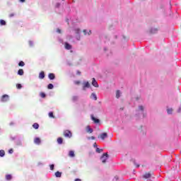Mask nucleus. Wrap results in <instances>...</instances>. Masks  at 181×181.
I'll return each mask as SVG.
<instances>
[{
	"instance_id": "f257e3e1",
	"label": "nucleus",
	"mask_w": 181,
	"mask_h": 181,
	"mask_svg": "<svg viewBox=\"0 0 181 181\" xmlns=\"http://www.w3.org/2000/svg\"><path fill=\"white\" fill-rule=\"evenodd\" d=\"M144 111H145V105H139L136 110L135 117L136 118H141V116H142V118H146V114Z\"/></svg>"
},
{
	"instance_id": "f03ea898",
	"label": "nucleus",
	"mask_w": 181,
	"mask_h": 181,
	"mask_svg": "<svg viewBox=\"0 0 181 181\" xmlns=\"http://www.w3.org/2000/svg\"><path fill=\"white\" fill-rule=\"evenodd\" d=\"M69 33L71 35H75V37L76 39V40H80L81 37H80V33L81 32V30H80V28L78 27H69L68 29Z\"/></svg>"
},
{
	"instance_id": "7ed1b4c3",
	"label": "nucleus",
	"mask_w": 181,
	"mask_h": 181,
	"mask_svg": "<svg viewBox=\"0 0 181 181\" xmlns=\"http://www.w3.org/2000/svg\"><path fill=\"white\" fill-rule=\"evenodd\" d=\"M91 87V85L90 84V82L87 81H83L82 82V90L83 91H86L87 88H90Z\"/></svg>"
},
{
	"instance_id": "20e7f679",
	"label": "nucleus",
	"mask_w": 181,
	"mask_h": 181,
	"mask_svg": "<svg viewBox=\"0 0 181 181\" xmlns=\"http://www.w3.org/2000/svg\"><path fill=\"white\" fill-rule=\"evenodd\" d=\"M64 136H65V138H71V136H73V134H71V131L65 130L64 131Z\"/></svg>"
},
{
	"instance_id": "39448f33",
	"label": "nucleus",
	"mask_w": 181,
	"mask_h": 181,
	"mask_svg": "<svg viewBox=\"0 0 181 181\" xmlns=\"http://www.w3.org/2000/svg\"><path fill=\"white\" fill-rule=\"evenodd\" d=\"M108 159V153H105L100 158V160L103 163H106L107 160Z\"/></svg>"
},
{
	"instance_id": "423d86ee",
	"label": "nucleus",
	"mask_w": 181,
	"mask_h": 181,
	"mask_svg": "<svg viewBox=\"0 0 181 181\" xmlns=\"http://www.w3.org/2000/svg\"><path fill=\"white\" fill-rule=\"evenodd\" d=\"M9 100V96L8 95H3L1 98V103H7Z\"/></svg>"
},
{
	"instance_id": "0eeeda50",
	"label": "nucleus",
	"mask_w": 181,
	"mask_h": 181,
	"mask_svg": "<svg viewBox=\"0 0 181 181\" xmlns=\"http://www.w3.org/2000/svg\"><path fill=\"white\" fill-rule=\"evenodd\" d=\"M98 138H100V139H102V141H104L105 139H106V138H108V134L107 133H102Z\"/></svg>"
},
{
	"instance_id": "6e6552de",
	"label": "nucleus",
	"mask_w": 181,
	"mask_h": 181,
	"mask_svg": "<svg viewBox=\"0 0 181 181\" xmlns=\"http://www.w3.org/2000/svg\"><path fill=\"white\" fill-rule=\"evenodd\" d=\"M90 118L95 124H100V119L95 118L94 115H91Z\"/></svg>"
},
{
	"instance_id": "1a4fd4ad",
	"label": "nucleus",
	"mask_w": 181,
	"mask_h": 181,
	"mask_svg": "<svg viewBox=\"0 0 181 181\" xmlns=\"http://www.w3.org/2000/svg\"><path fill=\"white\" fill-rule=\"evenodd\" d=\"M166 111L168 115H172V114H173L174 110L173 107H167Z\"/></svg>"
},
{
	"instance_id": "9d476101",
	"label": "nucleus",
	"mask_w": 181,
	"mask_h": 181,
	"mask_svg": "<svg viewBox=\"0 0 181 181\" xmlns=\"http://www.w3.org/2000/svg\"><path fill=\"white\" fill-rule=\"evenodd\" d=\"M64 47L66 50H71V45L69 44L68 42H65Z\"/></svg>"
},
{
	"instance_id": "9b49d317",
	"label": "nucleus",
	"mask_w": 181,
	"mask_h": 181,
	"mask_svg": "<svg viewBox=\"0 0 181 181\" xmlns=\"http://www.w3.org/2000/svg\"><path fill=\"white\" fill-rule=\"evenodd\" d=\"M42 141L40 140V139L39 137H36L34 139V144H35L36 145H40Z\"/></svg>"
},
{
	"instance_id": "f8f14e48",
	"label": "nucleus",
	"mask_w": 181,
	"mask_h": 181,
	"mask_svg": "<svg viewBox=\"0 0 181 181\" xmlns=\"http://www.w3.org/2000/svg\"><path fill=\"white\" fill-rule=\"evenodd\" d=\"M86 132H88V134H93V129H91V127L90 126H87L86 127Z\"/></svg>"
},
{
	"instance_id": "ddd939ff",
	"label": "nucleus",
	"mask_w": 181,
	"mask_h": 181,
	"mask_svg": "<svg viewBox=\"0 0 181 181\" xmlns=\"http://www.w3.org/2000/svg\"><path fill=\"white\" fill-rule=\"evenodd\" d=\"M92 86H93V87H96L98 88V83H97V81H95V78H93L92 81Z\"/></svg>"
},
{
	"instance_id": "4468645a",
	"label": "nucleus",
	"mask_w": 181,
	"mask_h": 181,
	"mask_svg": "<svg viewBox=\"0 0 181 181\" xmlns=\"http://www.w3.org/2000/svg\"><path fill=\"white\" fill-rule=\"evenodd\" d=\"M90 98L91 100H94L95 101H97V95L95 93H91Z\"/></svg>"
},
{
	"instance_id": "2eb2a0df",
	"label": "nucleus",
	"mask_w": 181,
	"mask_h": 181,
	"mask_svg": "<svg viewBox=\"0 0 181 181\" xmlns=\"http://www.w3.org/2000/svg\"><path fill=\"white\" fill-rule=\"evenodd\" d=\"M151 176H152V174L151 173H146L144 175V179H149V177H151Z\"/></svg>"
},
{
	"instance_id": "dca6fc26",
	"label": "nucleus",
	"mask_w": 181,
	"mask_h": 181,
	"mask_svg": "<svg viewBox=\"0 0 181 181\" xmlns=\"http://www.w3.org/2000/svg\"><path fill=\"white\" fill-rule=\"evenodd\" d=\"M122 95V93H121V90L116 91V98H119V97H121Z\"/></svg>"
},
{
	"instance_id": "f3484780",
	"label": "nucleus",
	"mask_w": 181,
	"mask_h": 181,
	"mask_svg": "<svg viewBox=\"0 0 181 181\" xmlns=\"http://www.w3.org/2000/svg\"><path fill=\"white\" fill-rule=\"evenodd\" d=\"M39 78H40L41 80H43V78H45V72L41 71L39 74Z\"/></svg>"
},
{
	"instance_id": "a211bd4d",
	"label": "nucleus",
	"mask_w": 181,
	"mask_h": 181,
	"mask_svg": "<svg viewBox=\"0 0 181 181\" xmlns=\"http://www.w3.org/2000/svg\"><path fill=\"white\" fill-rule=\"evenodd\" d=\"M48 77L49 80H54L56 76H54V74H49Z\"/></svg>"
},
{
	"instance_id": "6ab92c4d",
	"label": "nucleus",
	"mask_w": 181,
	"mask_h": 181,
	"mask_svg": "<svg viewBox=\"0 0 181 181\" xmlns=\"http://www.w3.org/2000/svg\"><path fill=\"white\" fill-rule=\"evenodd\" d=\"M69 156H70V158H74L76 156V154H74V151H70L69 153Z\"/></svg>"
},
{
	"instance_id": "aec40b11",
	"label": "nucleus",
	"mask_w": 181,
	"mask_h": 181,
	"mask_svg": "<svg viewBox=\"0 0 181 181\" xmlns=\"http://www.w3.org/2000/svg\"><path fill=\"white\" fill-rule=\"evenodd\" d=\"M156 32H158V28H153L150 29V33H156Z\"/></svg>"
},
{
	"instance_id": "412c9836",
	"label": "nucleus",
	"mask_w": 181,
	"mask_h": 181,
	"mask_svg": "<svg viewBox=\"0 0 181 181\" xmlns=\"http://www.w3.org/2000/svg\"><path fill=\"white\" fill-rule=\"evenodd\" d=\"M83 33L85 35H88L90 36V35H91V30L87 31V30H83Z\"/></svg>"
},
{
	"instance_id": "4be33fe9",
	"label": "nucleus",
	"mask_w": 181,
	"mask_h": 181,
	"mask_svg": "<svg viewBox=\"0 0 181 181\" xmlns=\"http://www.w3.org/2000/svg\"><path fill=\"white\" fill-rule=\"evenodd\" d=\"M6 180H12V175H6Z\"/></svg>"
},
{
	"instance_id": "5701e85b",
	"label": "nucleus",
	"mask_w": 181,
	"mask_h": 181,
	"mask_svg": "<svg viewBox=\"0 0 181 181\" xmlns=\"http://www.w3.org/2000/svg\"><path fill=\"white\" fill-rule=\"evenodd\" d=\"M0 25L1 26H5L6 25V21L4 20H0Z\"/></svg>"
},
{
	"instance_id": "b1692460",
	"label": "nucleus",
	"mask_w": 181,
	"mask_h": 181,
	"mask_svg": "<svg viewBox=\"0 0 181 181\" xmlns=\"http://www.w3.org/2000/svg\"><path fill=\"white\" fill-rule=\"evenodd\" d=\"M57 143L59 144V145H62V144H63V139L61 138V137H59L57 139Z\"/></svg>"
},
{
	"instance_id": "393cba45",
	"label": "nucleus",
	"mask_w": 181,
	"mask_h": 181,
	"mask_svg": "<svg viewBox=\"0 0 181 181\" xmlns=\"http://www.w3.org/2000/svg\"><path fill=\"white\" fill-rule=\"evenodd\" d=\"M95 152H96L97 153H101V152H103V148H98V147H96V148H95Z\"/></svg>"
},
{
	"instance_id": "a878e982",
	"label": "nucleus",
	"mask_w": 181,
	"mask_h": 181,
	"mask_svg": "<svg viewBox=\"0 0 181 181\" xmlns=\"http://www.w3.org/2000/svg\"><path fill=\"white\" fill-rule=\"evenodd\" d=\"M18 76H23V74H24L23 69H19L18 71Z\"/></svg>"
},
{
	"instance_id": "bb28decb",
	"label": "nucleus",
	"mask_w": 181,
	"mask_h": 181,
	"mask_svg": "<svg viewBox=\"0 0 181 181\" xmlns=\"http://www.w3.org/2000/svg\"><path fill=\"white\" fill-rule=\"evenodd\" d=\"M33 128H34L35 129H39V124H37V123L33 124Z\"/></svg>"
},
{
	"instance_id": "cd10ccee",
	"label": "nucleus",
	"mask_w": 181,
	"mask_h": 181,
	"mask_svg": "<svg viewBox=\"0 0 181 181\" xmlns=\"http://www.w3.org/2000/svg\"><path fill=\"white\" fill-rule=\"evenodd\" d=\"M0 156L1 158H4L5 156V151L0 150Z\"/></svg>"
},
{
	"instance_id": "c85d7f7f",
	"label": "nucleus",
	"mask_w": 181,
	"mask_h": 181,
	"mask_svg": "<svg viewBox=\"0 0 181 181\" xmlns=\"http://www.w3.org/2000/svg\"><path fill=\"white\" fill-rule=\"evenodd\" d=\"M56 177H62V173L57 171L55 173Z\"/></svg>"
},
{
	"instance_id": "c756f323",
	"label": "nucleus",
	"mask_w": 181,
	"mask_h": 181,
	"mask_svg": "<svg viewBox=\"0 0 181 181\" xmlns=\"http://www.w3.org/2000/svg\"><path fill=\"white\" fill-rule=\"evenodd\" d=\"M28 44H29L30 47H33V46L35 45V43L32 40L28 41Z\"/></svg>"
},
{
	"instance_id": "7c9ffc66",
	"label": "nucleus",
	"mask_w": 181,
	"mask_h": 181,
	"mask_svg": "<svg viewBox=\"0 0 181 181\" xmlns=\"http://www.w3.org/2000/svg\"><path fill=\"white\" fill-rule=\"evenodd\" d=\"M54 87V86L53 84H52V83H49V84L48 85V86H47V88H48L49 90H53Z\"/></svg>"
},
{
	"instance_id": "2f4dec72",
	"label": "nucleus",
	"mask_w": 181,
	"mask_h": 181,
	"mask_svg": "<svg viewBox=\"0 0 181 181\" xmlns=\"http://www.w3.org/2000/svg\"><path fill=\"white\" fill-rule=\"evenodd\" d=\"M16 145L17 146H22V141L21 140L17 141Z\"/></svg>"
},
{
	"instance_id": "473e14b6",
	"label": "nucleus",
	"mask_w": 181,
	"mask_h": 181,
	"mask_svg": "<svg viewBox=\"0 0 181 181\" xmlns=\"http://www.w3.org/2000/svg\"><path fill=\"white\" fill-rule=\"evenodd\" d=\"M18 66H20L21 67H23V66H25V62H23V61H21L18 63Z\"/></svg>"
},
{
	"instance_id": "72a5a7b5",
	"label": "nucleus",
	"mask_w": 181,
	"mask_h": 181,
	"mask_svg": "<svg viewBox=\"0 0 181 181\" xmlns=\"http://www.w3.org/2000/svg\"><path fill=\"white\" fill-rule=\"evenodd\" d=\"M62 4L59 3V2H57L55 4H54V8H60V6Z\"/></svg>"
},
{
	"instance_id": "f704fd0d",
	"label": "nucleus",
	"mask_w": 181,
	"mask_h": 181,
	"mask_svg": "<svg viewBox=\"0 0 181 181\" xmlns=\"http://www.w3.org/2000/svg\"><path fill=\"white\" fill-rule=\"evenodd\" d=\"M49 118H54V115H53V112H49Z\"/></svg>"
},
{
	"instance_id": "c9c22d12",
	"label": "nucleus",
	"mask_w": 181,
	"mask_h": 181,
	"mask_svg": "<svg viewBox=\"0 0 181 181\" xmlns=\"http://www.w3.org/2000/svg\"><path fill=\"white\" fill-rule=\"evenodd\" d=\"M72 100L73 101H77V100H78V96H73Z\"/></svg>"
},
{
	"instance_id": "e433bc0d",
	"label": "nucleus",
	"mask_w": 181,
	"mask_h": 181,
	"mask_svg": "<svg viewBox=\"0 0 181 181\" xmlns=\"http://www.w3.org/2000/svg\"><path fill=\"white\" fill-rule=\"evenodd\" d=\"M87 139H88V141H90V139L94 140V139H95V137L93 136H88V137H87Z\"/></svg>"
},
{
	"instance_id": "4c0bfd02",
	"label": "nucleus",
	"mask_w": 181,
	"mask_h": 181,
	"mask_svg": "<svg viewBox=\"0 0 181 181\" xmlns=\"http://www.w3.org/2000/svg\"><path fill=\"white\" fill-rule=\"evenodd\" d=\"M40 97H42V98H45V97H46V94H45V93H41Z\"/></svg>"
},
{
	"instance_id": "58836bf2",
	"label": "nucleus",
	"mask_w": 181,
	"mask_h": 181,
	"mask_svg": "<svg viewBox=\"0 0 181 181\" xmlns=\"http://www.w3.org/2000/svg\"><path fill=\"white\" fill-rule=\"evenodd\" d=\"M49 168H50V170H54V165L53 164L50 165Z\"/></svg>"
},
{
	"instance_id": "ea45409f",
	"label": "nucleus",
	"mask_w": 181,
	"mask_h": 181,
	"mask_svg": "<svg viewBox=\"0 0 181 181\" xmlns=\"http://www.w3.org/2000/svg\"><path fill=\"white\" fill-rule=\"evenodd\" d=\"M16 87H17V88L21 89V88H22V85H21V83H18L16 85Z\"/></svg>"
},
{
	"instance_id": "a19ab883",
	"label": "nucleus",
	"mask_w": 181,
	"mask_h": 181,
	"mask_svg": "<svg viewBox=\"0 0 181 181\" xmlns=\"http://www.w3.org/2000/svg\"><path fill=\"white\" fill-rule=\"evenodd\" d=\"M66 22L67 23L68 25H70V19L69 18H66Z\"/></svg>"
},
{
	"instance_id": "79ce46f5",
	"label": "nucleus",
	"mask_w": 181,
	"mask_h": 181,
	"mask_svg": "<svg viewBox=\"0 0 181 181\" xmlns=\"http://www.w3.org/2000/svg\"><path fill=\"white\" fill-rule=\"evenodd\" d=\"M67 39H69V40H71V39H73V35H68Z\"/></svg>"
},
{
	"instance_id": "37998d69",
	"label": "nucleus",
	"mask_w": 181,
	"mask_h": 181,
	"mask_svg": "<svg viewBox=\"0 0 181 181\" xmlns=\"http://www.w3.org/2000/svg\"><path fill=\"white\" fill-rule=\"evenodd\" d=\"M177 112L180 113L181 112V105H180V107H178V109L177 110Z\"/></svg>"
},
{
	"instance_id": "c03bdc74",
	"label": "nucleus",
	"mask_w": 181,
	"mask_h": 181,
	"mask_svg": "<svg viewBox=\"0 0 181 181\" xmlns=\"http://www.w3.org/2000/svg\"><path fill=\"white\" fill-rule=\"evenodd\" d=\"M8 153H11V154L13 153V149H12V148L9 149Z\"/></svg>"
},
{
	"instance_id": "a18cd8bd",
	"label": "nucleus",
	"mask_w": 181,
	"mask_h": 181,
	"mask_svg": "<svg viewBox=\"0 0 181 181\" xmlns=\"http://www.w3.org/2000/svg\"><path fill=\"white\" fill-rule=\"evenodd\" d=\"M57 33H62V30L58 28V29H57Z\"/></svg>"
},
{
	"instance_id": "49530a36",
	"label": "nucleus",
	"mask_w": 181,
	"mask_h": 181,
	"mask_svg": "<svg viewBox=\"0 0 181 181\" xmlns=\"http://www.w3.org/2000/svg\"><path fill=\"white\" fill-rule=\"evenodd\" d=\"M93 148H98L97 143H94L93 144Z\"/></svg>"
},
{
	"instance_id": "de8ad7c7",
	"label": "nucleus",
	"mask_w": 181,
	"mask_h": 181,
	"mask_svg": "<svg viewBox=\"0 0 181 181\" xmlns=\"http://www.w3.org/2000/svg\"><path fill=\"white\" fill-rule=\"evenodd\" d=\"M74 83H75L76 84L78 85V84H80L81 82H80V81H75Z\"/></svg>"
},
{
	"instance_id": "09e8293b",
	"label": "nucleus",
	"mask_w": 181,
	"mask_h": 181,
	"mask_svg": "<svg viewBox=\"0 0 181 181\" xmlns=\"http://www.w3.org/2000/svg\"><path fill=\"white\" fill-rule=\"evenodd\" d=\"M76 74H78V76H80L81 74V72H80V71H77Z\"/></svg>"
},
{
	"instance_id": "8fccbe9b",
	"label": "nucleus",
	"mask_w": 181,
	"mask_h": 181,
	"mask_svg": "<svg viewBox=\"0 0 181 181\" xmlns=\"http://www.w3.org/2000/svg\"><path fill=\"white\" fill-rule=\"evenodd\" d=\"M13 16H15V14H13V13L10 14V18H12Z\"/></svg>"
},
{
	"instance_id": "3c124183",
	"label": "nucleus",
	"mask_w": 181,
	"mask_h": 181,
	"mask_svg": "<svg viewBox=\"0 0 181 181\" xmlns=\"http://www.w3.org/2000/svg\"><path fill=\"white\" fill-rule=\"evenodd\" d=\"M25 0H19L20 2L23 3L25 2Z\"/></svg>"
},
{
	"instance_id": "603ef678",
	"label": "nucleus",
	"mask_w": 181,
	"mask_h": 181,
	"mask_svg": "<svg viewBox=\"0 0 181 181\" xmlns=\"http://www.w3.org/2000/svg\"><path fill=\"white\" fill-rule=\"evenodd\" d=\"M75 181H81V179L77 178V179H76V180H75Z\"/></svg>"
},
{
	"instance_id": "864d4df0",
	"label": "nucleus",
	"mask_w": 181,
	"mask_h": 181,
	"mask_svg": "<svg viewBox=\"0 0 181 181\" xmlns=\"http://www.w3.org/2000/svg\"><path fill=\"white\" fill-rule=\"evenodd\" d=\"M136 165V168H139V165L138 164H135Z\"/></svg>"
}]
</instances>
